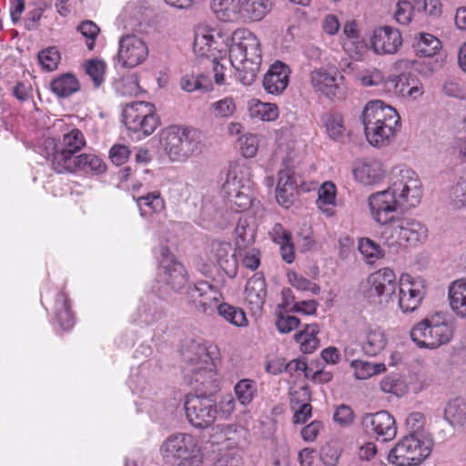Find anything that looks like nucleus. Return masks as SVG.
Listing matches in <instances>:
<instances>
[{
  "label": "nucleus",
  "mask_w": 466,
  "mask_h": 466,
  "mask_svg": "<svg viewBox=\"0 0 466 466\" xmlns=\"http://www.w3.org/2000/svg\"><path fill=\"white\" fill-rule=\"evenodd\" d=\"M219 43H227L229 62L238 71L242 84L251 85L260 70L262 61L260 43L247 29L236 30L230 37H224L218 29L199 26L195 31L193 51L199 57L217 59L221 53Z\"/></svg>",
  "instance_id": "nucleus-1"
},
{
  "label": "nucleus",
  "mask_w": 466,
  "mask_h": 466,
  "mask_svg": "<svg viewBox=\"0 0 466 466\" xmlns=\"http://www.w3.org/2000/svg\"><path fill=\"white\" fill-rule=\"evenodd\" d=\"M422 188L417 174L410 168L393 171L390 185L369 198L372 218L379 224H391L398 209L415 208L421 200Z\"/></svg>",
  "instance_id": "nucleus-2"
},
{
  "label": "nucleus",
  "mask_w": 466,
  "mask_h": 466,
  "mask_svg": "<svg viewBox=\"0 0 466 466\" xmlns=\"http://www.w3.org/2000/svg\"><path fill=\"white\" fill-rule=\"evenodd\" d=\"M361 118L366 138L374 147L388 145L394 137L400 120L396 109L381 100L370 101L362 111Z\"/></svg>",
  "instance_id": "nucleus-3"
},
{
  "label": "nucleus",
  "mask_w": 466,
  "mask_h": 466,
  "mask_svg": "<svg viewBox=\"0 0 466 466\" xmlns=\"http://www.w3.org/2000/svg\"><path fill=\"white\" fill-rule=\"evenodd\" d=\"M160 146L173 162H186L205 149V136L192 127L171 126L160 134Z\"/></svg>",
  "instance_id": "nucleus-4"
},
{
  "label": "nucleus",
  "mask_w": 466,
  "mask_h": 466,
  "mask_svg": "<svg viewBox=\"0 0 466 466\" xmlns=\"http://www.w3.org/2000/svg\"><path fill=\"white\" fill-rule=\"evenodd\" d=\"M187 361V376L198 395L214 396L219 389V380L214 363L206 347L194 345L185 355Z\"/></svg>",
  "instance_id": "nucleus-5"
},
{
  "label": "nucleus",
  "mask_w": 466,
  "mask_h": 466,
  "mask_svg": "<svg viewBox=\"0 0 466 466\" xmlns=\"http://www.w3.org/2000/svg\"><path fill=\"white\" fill-rule=\"evenodd\" d=\"M164 462L169 466H202L203 454L197 439L187 433L169 436L160 447Z\"/></svg>",
  "instance_id": "nucleus-6"
},
{
  "label": "nucleus",
  "mask_w": 466,
  "mask_h": 466,
  "mask_svg": "<svg viewBox=\"0 0 466 466\" xmlns=\"http://www.w3.org/2000/svg\"><path fill=\"white\" fill-rule=\"evenodd\" d=\"M428 236L426 227L420 221L401 218L386 225L381 232V238L392 252H398L403 246H417L423 243Z\"/></svg>",
  "instance_id": "nucleus-7"
},
{
  "label": "nucleus",
  "mask_w": 466,
  "mask_h": 466,
  "mask_svg": "<svg viewBox=\"0 0 466 466\" xmlns=\"http://www.w3.org/2000/svg\"><path fill=\"white\" fill-rule=\"evenodd\" d=\"M410 334L418 347L436 349L451 339L453 326L443 316L436 314L414 325Z\"/></svg>",
  "instance_id": "nucleus-8"
},
{
  "label": "nucleus",
  "mask_w": 466,
  "mask_h": 466,
  "mask_svg": "<svg viewBox=\"0 0 466 466\" xmlns=\"http://www.w3.org/2000/svg\"><path fill=\"white\" fill-rule=\"evenodd\" d=\"M431 448L429 435L407 434L391 449L388 459L396 466L419 465L431 454Z\"/></svg>",
  "instance_id": "nucleus-9"
},
{
  "label": "nucleus",
  "mask_w": 466,
  "mask_h": 466,
  "mask_svg": "<svg viewBox=\"0 0 466 466\" xmlns=\"http://www.w3.org/2000/svg\"><path fill=\"white\" fill-rule=\"evenodd\" d=\"M248 175V168L245 166L232 165L222 185V192L230 204V208L236 212H242L251 203L250 180Z\"/></svg>",
  "instance_id": "nucleus-10"
},
{
  "label": "nucleus",
  "mask_w": 466,
  "mask_h": 466,
  "mask_svg": "<svg viewBox=\"0 0 466 466\" xmlns=\"http://www.w3.org/2000/svg\"><path fill=\"white\" fill-rule=\"evenodd\" d=\"M86 138L83 133L77 128H72L70 131L65 133L61 140L58 143L53 138H47L45 141V147L46 149L51 148L52 153L47 154V158H50L53 168L57 173L65 172L64 158H75L85 146Z\"/></svg>",
  "instance_id": "nucleus-11"
},
{
  "label": "nucleus",
  "mask_w": 466,
  "mask_h": 466,
  "mask_svg": "<svg viewBox=\"0 0 466 466\" xmlns=\"http://www.w3.org/2000/svg\"><path fill=\"white\" fill-rule=\"evenodd\" d=\"M397 287L396 275L390 268L371 273L360 285V293L370 303L382 304L389 301Z\"/></svg>",
  "instance_id": "nucleus-12"
},
{
  "label": "nucleus",
  "mask_w": 466,
  "mask_h": 466,
  "mask_svg": "<svg viewBox=\"0 0 466 466\" xmlns=\"http://www.w3.org/2000/svg\"><path fill=\"white\" fill-rule=\"evenodd\" d=\"M154 105L137 101L126 105L122 116L126 127L134 133L151 135L158 126V117L154 112Z\"/></svg>",
  "instance_id": "nucleus-13"
},
{
  "label": "nucleus",
  "mask_w": 466,
  "mask_h": 466,
  "mask_svg": "<svg viewBox=\"0 0 466 466\" xmlns=\"http://www.w3.org/2000/svg\"><path fill=\"white\" fill-rule=\"evenodd\" d=\"M159 252L157 281L174 292H180L188 283L184 265L175 259L167 247H161Z\"/></svg>",
  "instance_id": "nucleus-14"
},
{
  "label": "nucleus",
  "mask_w": 466,
  "mask_h": 466,
  "mask_svg": "<svg viewBox=\"0 0 466 466\" xmlns=\"http://www.w3.org/2000/svg\"><path fill=\"white\" fill-rule=\"evenodd\" d=\"M213 396L188 395L185 401L186 416L195 428L205 429L211 426L218 414Z\"/></svg>",
  "instance_id": "nucleus-15"
},
{
  "label": "nucleus",
  "mask_w": 466,
  "mask_h": 466,
  "mask_svg": "<svg viewBox=\"0 0 466 466\" xmlns=\"http://www.w3.org/2000/svg\"><path fill=\"white\" fill-rule=\"evenodd\" d=\"M427 292L422 278L401 275L399 282V307L403 313H411L419 309Z\"/></svg>",
  "instance_id": "nucleus-16"
},
{
  "label": "nucleus",
  "mask_w": 466,
  "mask_h": 466,
  "mask_svg": "<svg viewBox=\"0 0 466 466\" xmlns=\"http://www.w3.org/2000/svg\"><path fill=\"white\" fill-rule=\"evenodd\" d=\"M221 285H213L206 280L198 281L187 290L188 302L192 308L204 314H212L215 309H218L222 294Z\"/></svg>",
  "instance_id": "nucleus-17"
},
{
  "label": "nucleus",
  "mask_w": 466,
  "mask_h": 466,
  "mask_svg": "<svg viewBox=\"0 0 466 466\" xmlns=\"http://www.w3.org/2000/svg\"><path fill=\"white\" fill-rule=\"evenodd\" d=\"M402 42L399 29L391 25H380L371 31L369 47L377 56L395 55L401 47Z\"/></svg>",
  "instance_id": "nucleus-18"
},
{
  "label": "nucleus",
  "mask_w": 466,
  "mask_h": 466,
  "mask_svg": "<svg viewBox=\"0 0 466 466\" xmlns=\"http://www.w3.org/2000/svg\"><path fill=\"white\" fill-rule=\"evenodd\" d=\"M361 425L366 432L374 434L381 441L392 440L397 433L395 420L387 410L366 413L362 417Z\"/></svg>",
  "instance_id": "nucleus-19"
},
{
  "label": "nucleus",
  "mask_w": 466,
  "mask_h": 466,
  "mask_svg": "<svg viewBox=\"0 0 466 466\" xmlns=\"http://www.w3.org/2000/svg\"><path fill=\"white\" fill-rule=\"evenodd\" d=\"M147 55V46L137 35H127L120 38L117 59L122 66L135 67L141 64Z\"/></svg>",
  "instance_id": "nucleus-20"
},
{
  "label": "nucleus",
  "mask_w": 466,
  "mask_h": 466,
  "mask_svg": "<svg viewBox=\"0 0 466 466\" xmlns=\"http://www.w3.org/2000/svg\"><path fill=\"white\" fill-rule=\"evenodd\" d=\"M309 78L312 88L317 93L329 98L338 97L341 94L339 81L343 79V76L339 75L336 67L314 69L310 72Z\"/></svg>",
  "instance_id": "nucleus-21"
},
{
  "label": "nucleus",
  "mask_w": 466,
  "mask_h": 466,
  "mask_svg": "<svg viewBox=\"0 0 466 466\" xmlns=\"http://www.w3.org/2000/svg\"><path fill=\"white\" fill-rule=\"evenodd\" d=\"M386 174L383 164L376 158H363L355 163L353 175L360 183L371 186L381 181Z\"/></svg>",
  "instance_id": "nucleus-22"
},
{
  "label": "nucleus",
  "mask_w": 466,
  "mask_h": 466,
  "mask_svg": "<svg viewBox=\"0 0 466 466\" xmlns=\"http://www.w3.org/2000/svg\"><path fill=\"white\" fill-rule=\"evenodd\" d=\"M290 69L283 62L277 61L270 66L264 76L263 87L271 95H280L289 83Z\"/></svg>",
  "instance_id": "nucleus-23"
},
{
  "label": "nucleus",
  "mask_w": 466,
  "mask_h": 466,
  "mask_svg": "<svg viewBox=\"0 0 466 466\" xmlns=\"http://www.w3.org/2000/svg\"><path fill=\"white\" fill-rule=\"evenodd\" d=\"M385 87L393 89L395 95L416 99L423 94L420 81L413 75L400 74L386 80Z\"/></svg>",
  "instance_id": "nucleus-24"
},
{
  "label": "nucleus",
  "mask_w": 466,
  "mask_h": 466,
  "mask_svg": "<svg viewBox=\"0 0 466 466\" xmlns=\"http://www.w3.org/2000/svg\"><path fill=\"white\" fill-rule=\"evenodd\" d=\"M65 172L81 171L87 175H98L106 170V166L103 159L95 154H80L75 158L69 160L64 158Z\"/></svg>",
  "instance_id": "nucleus-25"
},
{
  "label": "nucleus",
  "mask_w": 466,
  "mask_h": 466,
  "mask_svg": "<svg viewBox=\"0 0 466 466\" xmlns=\"http://www.w3.org/2000/svg\"><path fill=\"white\" fill-rule=\"evenodd\" d=\"M166 313L157 295L150 294L140 300L134 321L152 325L165 318Z\"/></svg>",
  "instance_id": "nucleus-26"
},
{
  "label": "nucleus",
  "mask_w": 466,
  "mask_h": 466,
  "mask_svg": "<svg viewBox=\"0 0 466 466\" xmlns=\"http://www.w3.org/2000/svg\"><path fill=\"white\" fill-rule=\"evenodd\" d=\"M211 253L225 274L233 279L238 274V260L231 254V244L228 241L213 240Z\"/></svg>",
  "instance_id": "nucleus-27"
},
{
  "label": "nucleus",
  "mask_w": 466,
  "mask_h": 466,
  "mask_svg": "<svg viewBox=\"0 0 466 466\" xmlns=\"http://www.w3.org/2000/svg\"><path fill=\"white\" fill-rule=\"evenodd\" d=\"M387 343L388 338L385 331L378 326L368 327L360 339L361 350L369 356H376L380 353Z\"/></svg>",
  "instance_id": "nucleus-28"
},
{
  "label": "nucleus",
  "mask_w": 466,
  "mask_h": 466,
  "mask_svg": "<svg viewBox=\"0 0 466 466\" xmlns=\"http://www.w3.org/2000/svg\"><path fill=\"white\" fill-rule=\"evenodd\" d=\"M246 300L252 309L260 310L267 297L266 281L262 275L255 274L245 287Z\"/></svg>",
  "instance_id": "nucleus-29"
},
{
  "label": "nucleus",
  "mask_w": 466,
  "mask_h": 466,
  "mask_svg": "<svg viewBox=\"0 0 466 466\" xmlns=\"http://www.w3.org/2000/svg\"><path fill=\"white\" fill-rule=\"evenodd\" d=\"M449 302L453 313L461 319L466 318V279L454 280L449 287Z\"/></svg>",
  "instance_id": "nucleus-30"
},
{
  "label": "nucleus",
  "mask_w": 466,
  "mask_h": 466,
  "mask_svg": "<svg viewBox=\"0 0 466 466\" xmlns=\"http://www.w3.org/2000/svg\"><path fill=\"white\" fill-rule=\"evenodd\" d=\"M51 91L59 98H66L80 89L77 78L71 73L55 77L49 84Z\"/></svg>",
  "instance_id": "nucleus-31"
},
{
  "label": "nucleus",
  "mask_w": 466,
  "mask_h": 466,
  "mask_svg": "<svg viewBox=\"0 0 466 466\" xmlns=\"http://www.w3.org/2000/svg\"><path fill=\"white\" fill-rule=\"evenodd\" d=\"M248 0H213L211 8L222 21H233L238 17Z\"/></svg>",
  "instance_id": "nucleus-32"
},
{
  "label": "nucleus",
  "mask_w": 466,
  "mask_h": 466,
  "mask_svg": "<svg viewBox=\"0 0 466 466\" xmlns=\"http://www.w3.org/2000/svg\"><path fill=\"white\" fill-rule=\"evenodd\" d=\"M445 420L454 428L466 425V400L456 398L450 400L444 410Z\"/></svg>",
  "instance_id": "nucleus-33"
},
{
  "label": "nucleus",
  "mask_w": 466,
  "mask_h": 466,
  "mask_svg": "<svg viewBox=\"0 0 466 466\" xmlns=\"http://www.w3.org/2000/svg\"><path fill=\"white\" fill-rule=\"evenodd\" d=\"M319 328L317 323L305 325L304 329L295 334V340L300 345V350L304 353H312L319 345L317 335Z\"/></svg>",
  "instance_id": "nucleus-34"
},
{
  "label": "nucleus",
  "mask_w": 466,
  "mask_h": 466,
  "mask_svg": "<svg viewBox=\"0 0 466 466\" xmlns=\"http://www.w3.org/2000/svg\"><path fill=\"white\" fill-rule=\"evenodd\" d=\"M235 244L238 249H245L255 242L256 230L255 226L248 218H239L235 228Z\"/></svg>",
  "instance_id": "nucleus-35"
},
{
  "label": "nucleus",
  "mask_w": 466,
  "mask_h": 466,
  "mask_svg": "<svg viewBox=\"0 0 466 466\" xmlns=\"http://www.w3.org/2000/svg\"><path fill=\"white\" fill-rule=\"evenodd\" d=\"M140 210V215L146 217L164 209L165 202L159 191L149 192L145 196L135 198Z\"/></svg>",
  "instance_id": "nucleus-36"
},
{
  "label": "nucleus",
  "mask_w": 466,
  "mask_h": 466,
  "mask_svg": "<svg viewBox=\"0 0 466 466\" xmlns=\"http://www.w3.org/2000/svg\"><path fill=\"white\" fill-rule=\"evenodd\" d=\"M56 320L64 330H69L75 324L70 309V301L64 292L58 293L56 299Z\"/></svg>",
  "instance_id": "nucleus-37"
},
{
  "label": "nucleus",
  "mask_w": 466,
  "mask_h": 466,
  "mask_svg": "<svg viewBox=\"0 0 466 466\" xmlns=\"http://www.w3.org/2000/svg\"><path fill=\"white\" fill-rule=\"evenodd\" d=\"M414 46L417 55L431 57L439 52L441 47V43L431 34L420 33L416 38Z\"/></svg>",
  "instance_id": "nucleus-38"
},
{
  "label": "nucleus",
  "mask_w": 466,
  "mask_h": 466,
  "mask_svg": "<svg viewBox=\"0 0 466 466\" xmlns=\"http://www.w3.org/2000/svg\"><path fill=\"white\" fill-rule=\"evenodd\" d=\"M350 366L354 369V376L357 380H367L386 370V366L382 362L371 363L360 360H352Z\"/></svg>",
  "instance_id": "nucleus-39"
},
{
  "label": "nucleus",
  "mask_w": 466,
  "mask_h": 466,
  "mask_svg": "<svg viewBox=\"0 0 466 466\" xmlns=\"http://www.w3.org/2000/svg\"><path fill=\"white\" fill-rule=\"evenodd\" d=\"M218 312L219 316L232 325L237 327H246L248 325L246 313L241 308L228 303H220L218 306Z\"/></svg>",
  "instance_id": "nucleus-40"
},
{
  "label": "nucleus",
  "mask_w": 466,
  "mask_h": 466,
  "mask_svg": "<svg viewBox=\"0 0 466 466\" xmlns=\"http://www.w3.org/2000/svg\"><path fill=\"white\" fill-rule=\"evenodd\" d=\"M234 392L238 401L243 406H248L257 394V383L249 379H242L235 385Z\"/></svg>",
  "instance_id": "nucleus-41"
},
{
  "label": "nucleus",
  "mask_w": 466,
  "mask_h": 466,
  "mask_svg": "<svg viewBox=\"0 0 466 466\" xmlns=\"http://www.w3.org/2000/svg\"><path fill=\"white\" fill-rule=\"evenodd\" d=\"M268 12V5L264 0H248L244 4L243 10L239 12L238 17L259 21Z\"/></svg>",
  "instance_id": "nucleus-42"
},
{
  "label": "nucleus",
  "mask_w": 466,
  "mask_h": 466,
  "mask_svg": "<svg viewBox=\"0 0 466 466\" xmlns=\"http://www.w3.org/2000/svg\"><path fill=\"white\" fill-rule=\"evenodd\" d=\"M181 88L186 92H208L212 88L207 77L200 75H185L180 81Z\"/></svg>",
  "instance_id": "nucleus-43"
},
{
  "label": "nucleus",
  "mask_w": 466,
  "mask_h": 466,
  "mask_svg": "<svg viewBox=\"0 0 466 466\" xmlns=\"http://www.w3.org/2000/svg\"><path fill=\"white\" fill-rule=\"evenodd\" d=\"M359 250L365 257L369 264L374 263L385 255L383 248L369 238L360 239Z\"/></svg>",
  "instance_id": "nucleus-44"
},
{
  "label": "nucleus",
  "mask_w": 466,
  "mask_h": 466,
  "mask_svg": "<svg viewBox=\"0 0 466 466\" xmlns=\"http://www.w3.org/2000/svg\"><path fill=\"white\" fill-rule=\"evenodd\" d=\"M356 78L361 86L366 87L380 85H383L385 87L386 80H384L383 73L376 67L366 68L358 72Z\"/></svg>",
  "instance_id": "nucleus-45"
},
{
  "label": "nucleus",
  "mask_w": 466,
  "mask_h": 466,
  "mask_svg": "<svg viewBox=\"0 0 466 466\" xmlns=\"http://www.w3.org/2000/svg\"><path fill=\"white\" fill-rule=\"evenodd\" d=\"M382 391L396 396H402L407 391V386L398 374H391L383 378L380 383Z\"/></svg>",
  "instance_id": "nucleus-46"
},
{
  "label": "nucleus",
  "mask_w": 466,
  "mask_h": 466,
  "mask_svg": "<svg viewBox=\"0 0 466 466\" xmlns=\"http://www.w3.org/2000/svg\"><path fill=\"white\" fill-rule=\"evenodd\" d=\"M106 67V63L100 59H91L86 63V73L91 78L96 87L100 86L104 82Z\"/></svg>",
  "instance_id": "nucleus-47"
},
{
  "label": "nucleus",
  "mask_w": 466,
  "mask_h": 466,
  "mask_svg": "<svg viewBox=\"0 0 466 466\" xmlns=\"http://www.w3.org/2000/svg\"><path fill=\"white\" fill-rule=\"evenodd\" d=\"M114 88L120 96H132L139 93L140 86L135 76L123 77L115 83Z\"/></svg>",
  "instance_id": "nucleus-48"
},
{
  "label": "nucleus",
  "mask_w": 466,
  "mask_h": 466,
  "mask_svg": "<svg viewBox=\"0 0 466 466\" xmlns=\"http://www.w3.org/2000/svg\"><path fill=\"white\" fill-rule=\"evenodd\" d=\"M326 131L329 137L334 140H338L343 137L345 127L341 115L335 113L326 116L325 119Z\"/></svg>",
  "instance_id": "nucleus-49"
},
{
  "label": "nucleus",
  "mask_w": 466,
  "mask_h": 466,
  "mask_svg": "<svg viewBox=\"0 0 466 466\" xmlns=\"http://www.w3.org/2000/svg\"><path fill=\"white\" fill-rule=\"evenodd\" d=\"M212 115L216 118H228L236 110V104L232 97H225L210 105Z\"/></svg>",
  "instance_id": "nucleus-50"
},
{
  "label": "nucleus",
  "mask_w": 466,
  "mask_h": 466,
  "mask_svg": "<svg viewBox=\"0 0 466 466\" xmlns=\"http://www.w3.org/2000/svg\"><path fill=\"white\" fill-rule=\"evenodd\" d=\"M415 8V2L411 3L408 0L399 1L394 14V18L397 23L407 25L412 19L413 11Z\"/></svg>",
  "instance_id": "nucleus-51"
},
{
  "label": "nucleus",
  "mask_w": 466,
  "mask_h": 466,
  "mask_svg": "<svg viewBox=\"0 0 466 466\" xmlns=\"http://www.w3.org/2000/svg\"><path fill=\"white\" fill-rule=\"evenodd\" d=\"M289 280L291 286L298 290L307 291L316 295L320 292V288L316 283L311 282L296 272L289 273Z\"/></svg>",
  "instance_id": "nucleus-52"
},
{
  "label": "nucleus",
  "mask_w": 466,
  "mask_h": 466,
  "mask_svg": "<svg viewBox=\"0 0 466 466\" xmlns=\"http://www.w3.org/2000/svg\"><path fill=\"white\" fill-rule=\"evenodd\" d=\"M425 416L420 412H412L406 419V427L409 435H429L424 430Z\"/></svg>",
  "instance_id": "nucleus-53"
},
{
  "label": "nucleus",
  "mask_w": 466,
  "mask_h": 466,
  "mask_svg": "<svg viewBox=\"0 0 466 466\" xmlns=\"http://www.w3.org/2000/svg\"><path fill=\"white\" fill-rule=\"evenodd\" d=\"M60 60L59 52L56 47H48L38 54V61L47 71L55 70Z\"/></svg>",
  "instance_id": "nucleus-54"
},
{
  "label": "nucleus",
  "mask_w": 466,
  "mask_h": 466,
  "mask_svg": "<svg viewBox=\"0 0 466 466\" xmlns=\"http://www.w3.org/2000/svg\"><path fill=\"white\" fill-rule=\"evenodd\" d=\"M77 31L86 37L87 48L93 50L96 39L100 32L99 27L93 21L86 20L78 25Z\"/></svg>",
  "instance_id": "nucleus-55"
},
{
  "label": "nucleus",
  "mask_w": 466,
  "mask_h": 466,
  "mask_svg": "<svg viewBox=\"0 0 466 466\" xmlns=\"http://www.w3.org/2000/svg\"><path fill=\"white\" fill-rule=\"evenodd\" d=\"M418 12H423L430 16L438 17L441 15L442 5L440 0H412Z\"/></svg>",
  "instance_id": "nucleus-56"
},
{
  "label": "nucleus",
  "mask_w": 466,
  "mask_h": 466,
  "mask_svg": "<svg viewBox=\"0 0 466 466\" xmlns=\"http://www.w3.org/2000/svg\"><path fill=\"white\" fill-rule=\"evenodd\" d=\"M369 46L358 36L357 39H347L343 43L344 51L354 59H360L366 51Z\"/></svg>",
  "instance_id": "nucleus-57"
},
{
  "label": "nucleus",
  "mask_w": 466,
  "mask_h": 466,
  "mask_svg": "<svg viewBox=\"0 0 466 466\" xmlns=\"http://www.w3.org/2000/svg\"><path fill=\"white\" fill-rule=\"evenodd\" d=\"M318 206L332 205L336 198V187L332 182H325L319 189Z\"/></svg>",
  "instance_id": "nucleus-58"
},
{
  "label": "nucleus",
  "mask_w": 466,
  "mask_h": 466,
  "mask_svg": "<svg viewBox=\"0 0 466 466\" xmlns=\"http://www.w3.org/2000/svg\"><path fill=\"white\" fill-rule=\"evenodd\" d=\"M291 408L294 410L293 421L294 423H305L309 418L311 417V405L309 403H303L299 405L295 401L294 397L291 399Z\"/></svg>",
  "instance_id": "nucleus-59"
},
{
  "label": "nucleus",
  "mask_w": 466,
  "mask_h": 466,
  "mask_svg": "<svg viewBox=\"0 0 466 466\" xmlns=\"http://www.w3.org/2000/svg\"><path fill=\"white\" fill-rule=\"evenodd\" d=\"M241 154L245 157H252L258 150V138L255 135L249 134L239 138Z\"/></svg>",
  "instance_id": "nucleus-60"
},
{
  "label": "nucleus",
  "mask_w": 466,
  "mask_h": 466,
  "mask_svg": "<svg viewBox=\"0 0 466 466\" xmlns=\"http://www.w3.org/2000/svg\"><path fill=\"white\" fill-rule=\"evenodd\" d=\"M451 199L456 208L466 207V181H459L451 189Z\"/></svg>",
  "instance_id": "nucleus-61"
},
{
  "label": "nucleus",
  "mask_w": 466,
  "mask_h": 466,
  "mask_svg": "<svg viewBox=\"0 0 466 466\" xmlns=\"http://www.w3.org/2000/svg\"><path fill=\"white\" fill-rule=\"evenodd\" d=\"M299 319L295 316L279 314L276 326L280 333H289L299 327Z\"/></svg>",
  "instance_id": "nucleus-62"
},
{
  "label": "nucleus",
  "mask_w": 466,
  "mask_h": 466,
  "mask_svg": "<svg viewBox=\"0 0 466 466\" xmlns=\"http://www.w3.org/2000/svg\"><path fill=\"white\" fill-rule=\"evenodd\" d=\"M129 156L130 150L124 145H114L109 151V157L116 166L123 165Z\"/></svg>",
  "instance_id": "nucleus-63"
},
{
  "label": "nucleus",
  "mask_w": 466,
  "mask_h": 466,
  "mask_svg": "<svg viewBox=\"0 0 466 466\" xmlns=\"http://www.w3.org/2000/svg\"><path fill=\"white\" fill-rule=\"evenodd\" d=\"M334 420L340 425H350L353 420V411L347 405H340L337 408L333 415Z\"/></svg>",
  "instance_id": "nucleus-64"
}]
</instances>
